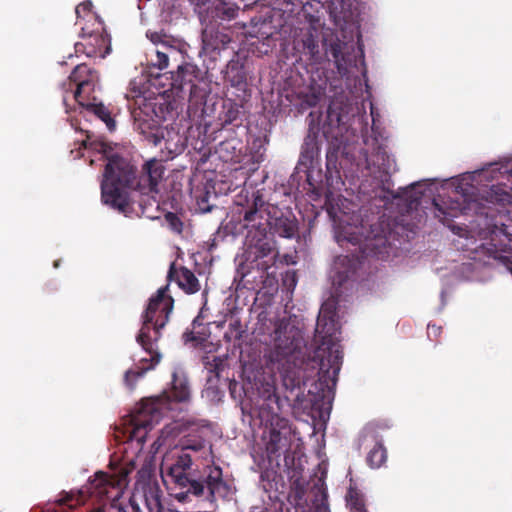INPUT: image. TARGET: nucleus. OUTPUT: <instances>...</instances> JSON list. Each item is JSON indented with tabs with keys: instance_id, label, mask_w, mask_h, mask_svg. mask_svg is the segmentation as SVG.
Wrapping results in <instances>:
<instances>
[{
	"instance_id": "nucleus-1",
	"label": "nucleus",
	"mask_w": 512,
	"mask_h": 512,
	"mask_svg": "<svg viewBox=\"0 0 512 512\" xmlns=\"http://www.w3.org/2000/svg\"><path fill=\"white\" fill-rule=\"evenodd\" d=\"M158 409L159 403L156 401H149L142 406L134 416L132 425H126L124 429L126 440L123 450V467L118 474L96 473L88 488L92 496L101 500L104 498L110 500L111 507L118 512H142L133 500L128 502L121 500L126 486V477L132 469H139L143 474L148 473L154 464L155 454L161 448L165 450L160 465L164 483L175 484L182 488L190 484V490L195 495H202L204 492L205 486L202 482L190 481L188 477V470L192 464L188 450L200 451L204 448L202 441L179 444L176 439L177 426H166L149 449H145V441L153 425L158 423V416L155 415Z\"/></svg>"
},
{
	"instance_id": "nucleus-2",
	"label": "nucleus",
	"mask_w": 512,
	"mask_h": 512,
	"mask_svg": "<svg viewBox=\"0 0 512 512\" xmlns=\"http://www.w3.org/2000/svg\"><path fill=\"white\" fill-rule=\"evenodd\" d=\"M91 147L108 160L101 183L102 201L105 204L124 212L128 205L129 189L139 190L142 194L157 193L165 170L160 161H148L144 173L135 183L133 166L113 153L115 147L103 140L91 143Z\"/></svg>"
},
{
	"instance_id": "nucleus-3",
	"label": "nucleus",
	"mask_w": 512,
	"mask_h": 512,
	"mask_svg": "<svg viewBox=\"0 0 512 512\" xmlns=\"http://www.w3.org/2000/svg\"><path fill=\"white\" fill-rule=\"evenodd\" d=\"M167 290L168 286L158 289L156 295L152 296L149 300L144 316V324L137 340L145 353V356L141 357L140 362H150V364L137 370L126 372L125 382L131 388L137 378L141 377L160 361L161 356L155 347V342L158 338L159 330L165 326L173 309V299L167 295Z\"/></svg>"
},
{
	"instance_id": "nucleus-4",
	"label": "nucleus",
	"mask_w": 512,
	"mask_h": 512,
	"mask_svg": "<svg viewBox=\"0 0 512 512\" xmlns=\"http://www.w3.org/2000/svg\"><path fill=\"white\" fill-rule=\"evenodd\" d=\"M70 81L75 83L77 88L72 97L84 109L85 113H92L102 120L109 130L115 128V122L110 116V112L102 103L86 102L90 92L94 91L98 83V75L87 65H77L70 75Z\"/></svg>"
},
{
	"instance_id": "nucleus-5",
	"label": "nucleus",
	"mask_w": 512,
	"mask_h": 512,
	"mask_svg": "<svg viewBox=\"0 0 512 512\" xmlns=\"http://www.w3.org/2000/svg\"><path fill=\"white\" fill-rule=\"evenodd\" d=\"M91 7L92 3L89 1L76 7L77 17H87L89 21H94L95 27L92 30L82 27L81 41L75 45V49L76 52H82L87 57L104 58L111 50L110 39L104 31L102 23L91 12Z\"/></svg>"
},
{
	"instance_id": "nucleus-6",
	"label": "nucleus",
	"mask_w": 512,
	"mask_h": 512,
	"mask_svg": "<svg viewBox=\"0 0 512 512\" xmlns=\"http://www.w3.org/2000/svg\"><path fill=\"white\" fill-rule=\"evenodd\" d=\"M339 330L338 322L336 319V312H335V303L333 300H327L323 303L321 306L318 320H317V326H316V334L317 337L322 342V347L320 350L325 351V346H327L328 349L331 351V355L333 357V364L332 366L338 369V362L341 358V352L339 350V347L335 344H332L331 347H329L332 339H336V334Z\"/></svg>"
},
{
	"instance_id": "nucleus-7",
	"label": "nucleus",
	"mask_w": 512,
	"mask_h": 512,
	"mask_svg": "<svg viewBox=\"0 0 512 512\" xmlns=\"http://www.w3.org/2000/svg\"><path fill=\"white\" fill-rule=\"evenodd\" d=\"M190 392L189 388L187 386V382L184 379H178L174 377L173 379V385L169 389V391L166 392L165 399L159 398V399H148L143 401L133 412V414L130 416V419L128 420V423L126 425H132V421L134 416L140 411L142 406L149 402V401H156L159 403V409L158 412L155 413L156 416H158V421L161 418L162 410L166 408L167 403L171 405L172 402H186L189 399Z\"/></svg>"
},
{
	"instance_id": "nucleus-8",
	"label": "nucleus",
	"mask_w": 512,
	"mask_h": 512,
	"mask_svg": "<svg viewBox=\"0 0 512 512\" xmlns=\"http://www.w3.org/2000/svg\"><path fill=\"white\" fill-rule=\"evenodd\" d=\"M205 485L213 497L226 498L234 493L231 485L222 480V471L219 467H208Z\"/></svg>"
},
{
	"instance_id": "nucleus-9",
	"label": "nucleus",
	"mask_w": 512,
	"mask_h": 512,
	"mask_svg": "<svg viewBox=\"0 0 512 512\" xmlns=\"http://www.w3.org/2000/svg\"><path fill=\"white\" fill-rule=\"evenodd\" d=\"M172 273L175 275L179 287L187 293H195L199 290V282L190 270L186 268H180L173 272L172 267L170 275H172Z\"/></svg>"
},
{
	"instance_id": "nucleus-10",
	"label": "nucleus",
	"mask_w": 512,
	"mask_h": 512,
	"mask_svg": "<svg viewBox=\"0 0 512 512\" xmlns=\"http://www.w3.org/2000/svg\"><path fill=\"white\" fill-rule=\"evenodd\" d=\"M368 463L372 468L380 467L386 460V451L381 445H376L368 454Z\"/></svg>"
},
{
	"instance_id": "nucleus-11",
	"label": "nucleus",
	"mask_w": 512,
	"mask_h": 512,
	"mask_svg": "<svg viewBox=\"0 0 512 512\" xmlns=\"http://www.w3.org/2000/svg\"><path fill=\"white\" fill-rule=\"evenodd\" d=\"M347 504L349 505L351 512H366L364 504L355 489L351 488L349 490L347 494Z\"/></svg>"
},
{
	"instance_id": "nucleus-12",
	"label": "nucleus",
	"mask_w": 512,
	"mask_h": 512,
	"mask_svg": "<svg viewBox=\"0 0 512 512\" xmlns=\"http://www.w3.org/2000/svg\"><path fill=\"white\" fill-rule=\"evenodd\" d=\"M171 132L167 128H156L153 132L149 133L146 137L147 140L155 146L161 144L166 136H170Z\"/></svg>"
},
{
	"instance_id": "nucleus-13",
	"label": "nucleus",
	"mask_w": 512,
	"mask_h": 512,
	"mask_svg": "<svg viewBox=\"0 0 512 512\" xmlns=\"http://www.w3.org/2000/svg\"><path fill=\"white\" fill-rule=\"evenodd\" d=\"M59 501L62 504H67L70 508H74L77 505H80L81 503H83L82 493L79 492L77 494H73V493L66 494L65 498H61Z\"/></svg>"
},
{
	"instance_id": "nucleus-14",
	"label": "nucleus",
	"mask_w": 512,
	"mask_h": 512,
	"mask_svg": "<svg viewBox=\"0 0 512 512\" xmlns=\"http://www.w3.org/2000/svg\"><path fill=\"white\" fill-rule=\"evenodd\" d=\"M157 66L159 69H165L168 67V55L165 52L156 51Z\"/></svg>"
},
{
	"instance_id": "nucleus-15",
	"label": "nucleus",
	"mask_w": 512,
	"mask_h": 512,
	"mask_svg": "<svg viewBox=\"0 0 512 512\" xmlns=\"http://www.w3.org/2000/svg\"><path fill=\"white\" fill-rule=\"evenodd\" d=\"M508 198H509V195L506 192L498 193V191H496V190H494V188H492V193L490 195L491 202L495 201V202L504 203V202L508 201Z\"/></svg>"
},
{
	"instance_id": "nucleus-16",
	"label": "nucleus",
	"mask_w": 512,
	"mask_h": 512,
	"mask_svg": "<svg viewBox=\"0 0 512 512\" xmlns=\"http://www.w3.org/2000/svg\"><path fill=\"white\" fill-rule=\"evenodd\" d=\"M471 179V176H467L462 179L461 184L456 187V190L461 196L464 198V202L467 201V191L464 188V185H468V180Z\"/></svg>"
},
{
	"instance_id": "nucleus-17",
	"label": "nucleus",
	"mask_w": 512,
	"mask_h": 512,
	"mask_svg": "<svg viewBox=\"0 0 512 512\" xmlns=\"http://www.w3.org/2000/svg\"><path fill=\"white\" fill-rule=\"evenodd\" d=\"M167 220L170 221L171 223V226L173 227L174 230L180 232V226H181V223L179 222V220L177 219V217L173 214H168L166 216Z\"/></svg>"
},
{
	"instance_id": "nucleus-18",
	"label": "nucleus",
	"mask_w": 512,
	"mask_h": 512,
	"mask_svg": "<svg viewBox=\"0 0 512 512\" xmlns=\"http://www.w3.org/2000/svg\"><path fill=\"white\" fill-rule=\"evenodd\" d=\"M499 173L500 174H503V173H510L511 177H512V163H507L505 166H502L500 169H499Z\"/></svg>"
},
{
	"instance_id": "nucleus-19",
	"label": "nucleus",
	"mask_w": 512,
	"mask_h": 512,
	"mask_svg": "<svg viewBox=\"0 0 512 512\" xmlns=\"http://www.w3.org/2000/svg\"><path fill=\"white\" fill-rule=\"evenodd\" d=\"M496 171V168L494 166H492L490 169L488 170H484L482 172H479V173H476L479 177H485L487 178V175L490 173V172H495Z\"/></svg>"
},
{
	"instance_id": "nucleus-20",
	"label": "nucleus",
	"mask_w": 512,
	"mask_h": 512,
	"mask_svg": "<svg viewBox=\"0 0 512 512\" xmlns=\"http://www.w3.org/2000/svg\"><path fill=\"white\" fill-rule=\"evenodd\" d=\"M437 332H438V328H437L435 325H432V326H431V325H429V326H428V333H429V335H430V334H434V335H436V334H437Z\"/></svg>"
},
{
	"instance_id": "nucleus-21",
	"label": "nucleus",
	"mask_w": 512,
	"mask_h": 512,
	"mask_svg": "<svg viewBox=\"0 0 512 512\" xmlns=\"http://www.w3.org/2000/svg\"><path fill=\"white\" fill-rule=\"evenodd\" d=\"M68 98H69V95L65 94L63 96V101H64V104L67 105V101H68Z\"/></svg>"
},
{
	"instance_id": "nucleus-22",
	"label": "nucleus",
	"mask_w": 512,
	"mask_h": 512,
	"mask_svg": "<svg viewBox=\"0 0 512 512\" xmlns=\"http://www.w3.org/2000/svg\"><path fill=\"white\" fill-rule=\"evenodd\" d=\"M157 38H158V36H156V35H152V36H151V40H152L153 42H156V41H157Z\"/></svg>"
},
{
	"instance_id": "nucleus-23",
	"label": "nucleus",
	"mask_w": 512,
	"mask_h": 512,
	"mask_svg": "<svg viewBox=\"0 0 512 512\" xmlns=\"http://www.w3.org/2000/svg\"><path fill=\"white\" fill-rule=\"evenodd\" d=\"M168 141H169V140H165L166 148H167V149H169V150H172V149H171V147H170V145H168Z\"/></svg>"
}]
</instances>
